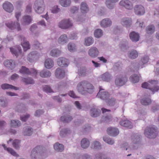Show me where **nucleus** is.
Masks as SVG:
<instances>
[{"label":"nucleus","instance_id":"obj_14","mask_svg":"<svg viewBox=\"0 0 159 159\" xmlns=\"http://www.w3.org/2000/svg\"><path fill=\"white\" fill-rule=\"evenodd\" d=\"M2 7L5 11L9 13L12 12L14 10L13 5L7 1L3 3Z\"/></svg>","mask_w":159,"mask_h":159},{"label":"nucleus","instance_id":"obj_45","mask_svg":"<svg viewBox=\"0 0 159 159\" xmlns=\"http://www.w3.org/2000/svg\"><path fill=\"white\" fill-rule=\"evenodd\" d=\"M103 140L105 142L110 145H112L115 143L114 140L112 138H110L109 137L103 136Z\"/></svg>","mask_w":159,"mask_h":159},{"label":"nucleus","instance_id":"obj_25","mask_svg":"<svg viewBox=\"0 0 159 159\" xmlns=\"http://www.w3.org/2000/svg\"><path fill=\"white\" fill-rule=\"evenodd\" d=\"M101 113L100 109L96 108H92L90 111L91 116L93 117H96L99 116Z\"/></svg>","mask_w":159,"mask_h":159},{"label":"nucleus","instance_id":"obj_50","mask_svg":"<svg viewBox=\"0 0 159 159\" xmlns=\"http://www.w3.org/2000/svg\"><path fill=\"white\" fill-rule=\"evenodd\" d=\"M101 78L103 80L108 82L111 80V75L109 73L106 72L102 75Z\"/></svg>","mask_w":159,"mask_h":159},{"label":"nucleus","instance_id":"obj_61","mask_svg":"<svg viewBox=\"0 0 159 159\" xmlns=\"http://www.w3.org/2000/svg\"><path fill=\"white\" fill-rule=\"evenodd\" d=\"M120 148L123 150H127L129 148L128 143H123L120 145Z\"/></svg>","mask_w":159,"mask_h":159},{"label":"nucleus","instance_id":"obj_51","mask_svg":"<svg viewBox=\"0 0 159 159\" xmlns=\"http://www.w3.org/2000/svg\"><path fill=\"white\" fill-rule=\"evenodd\" d=\"M129 79L131 82L135 83L138 82L139 81V77L137 75L134 74L131 75Z\"/></svg>","mask_w":159,"mask_h":159},{"label":"nucleus","instance_id":"obj_19","mask_svg":"<svg viewBox=\"0 0 159 159\" xmlns=\"http://www.w3.org/2000/svg\"><path fill=\"white\" fill-rule=\"evenodd\" d=\"M4 66L10 69H13L15 66V61L13 60H7L4 63Z\"/></svg>","mask_w":159,"mask_h":159},{"label":"nucleus","instance_id":"obj_52","mask_svg":"<svg viewBox=\"0 0 159 159\" xmlns=\"http://www.w3.org/2000/svg\"><path fill=\"white\" fill-rule=\"evenodd\" d=\"M2 145L4 149L7 150L9 153L14 156H16L17 154L16 152L12 149L10 148H7L5 144H2Z\"/></svg>","mask_w":159,"mask_h":159},{"label":"nucleus","instance_id":"obj_32","mask_svg":"<svg viewBox=\"0 0 159 159\" xmlns=\"http://www.w3.org/2000/svg\"><path fill=\"white\" fill-rule=\"evenodd\" d=\"M10 49L11 53L13 55H14L16 57L21 53V50L19 47H18L16 48H10Z\"/></svg>","mask_w":159,"mask_h":159},{"label":"nucleus","instance_id":"obj_18","mask_svg":"<svg viewBox=\"0 0 159 159\" xmlns=\"http://www.w3.org/2000/svg\"><path fill=\"white\" fill-rule=\"evenodd\" d=\"M33 129L29 126H27L23 128L22 134L24 136H30L33 134Z\"/></svg>","mask_w":159,"mask_h":159},{"label":"nucleus","instance_id":"obj_23","mask_svg":"<svg viewBox=\"0 0 159 159\" xmlns=\"http://www.w3.org/2000/svg\"><path fill=\"white\" fill-rule=\"evenodd\" d=\"M91 148L95 150H99L102 148V145L99 142L94 141L92 142L91 145Z\"/></svg>","mask_w":159,"mask_h":159},{"label":"nucleus","instance_id":"obj_33","mask_svg":"<svg viewBox=\"0 0 159 159\" xmlns=\"http://www.w3.org/2000/svg\"><path fill=\"white\" fill-rule=\"evenodd\" d=\"M89 145L90 142L87 138H83L81 141V146L83 148H87L89 147Z\"/></svg>","mask_w":159,"mask_h":159},{"label":"nucleus","instance_id":"obj_7","mask_svg":"<svg viewBox=\"0 0 159 159\" xmlns=\"http://www.w3.org/2000/svg\"><path fill=\"white\" fill-rule=\"evenodd\" d=\"M142 87L143 88L149 89L152 93L153 94L155 92H157L159 89V86L156 85L151 87L150 85L146 82H145L142 84Z\"/></svg>","mask_w":159,"mask_h":159},{"label":"nucleus","instance_id":"obj_13","mask_svg":"<svg viewBox=\"0 0 159 159\" xmlns=\"http://www.w3.org/2000/svg\"><path fill=\"white\" fill-rule=\"evenodd\" d=\"M57 62L58 65L61 67H67L68 65V60L63 57H60L58 58Z\"/></svg>","mask_w":159,"mask_h":159},{"label":"nucleus","instance_id":"obj_44","mask_svg":"<svg viewBox=\"0 0 159 159\" xmlns=\"http://www.w3.org/2000/svg\"><path fill=\"white\" fill-rule=\"evenodd\" d=\"M138 55V52L135 50H133L129 52V57L132 59H134L137 58Z\"/></svg>","mask_w":159,"mask_h":159},{"label":"nucleus","instance_id":"obj_37","mask_svg":"<svg viewBox=\"0 0 159 159\" xmlns=\"http://www.w3.org/2000/svg\"><path fill=\"white\" fill-rule=\"evenodd\" d=\"M54 149L57 152H61L64 150V146L62 144L56 143L54 145Z\"/></svg>","mask_w":159,"mask_h":159},{"label":"nucleus","instance_id":"obj_53","mask_svg":"<svg viewBox=\"0 0 159 159\" xmlns=\"http://www.w3.org/2000/svg\"><path fill=\"white\" fill-rule=\"evenodd\" d=\"M60 4L64 7H68L70 5L71 3L70 0H60Z\"/></svg>","mask_w":159,"mask_h":159},{"label":"nucleus","instance_id":"obj_40","mask_svg":"<svg viewBox=\"0 0 159 159\" xmlns=\"http://www.w3.org/2000/svg\"><path fill=\"white\" fill-rule=\"evenodd\" d=\"M31 17L30 16H25L22 20V24L25 25H28L31 23Z\"/></svg>","mask_w":159,"mask_h":159},{"label":"nucleus","instance_id":"obj_62","mask_svg":"<svg viewBox=\"0 0 159 159\" xmlns=\"http://www.w3.org/2000/svg\"><path fill=\"white\" fill-rule=\"evenodd\" d=\"M121 68V64L118 63H116L113 66L114 70L115 71L120 70Z\"/></svg>","mask_w":159,"mask_h":159},{"label":"nucleus","instance_id":"obj_26","mask_svg":"<svg viewBox=\"0 0 159 159\" xmlns=\"http://www.w3.org/2000/svg\"><path fill=\"white\" fill-rule=\"evenodd\" d=\"M97 96L102 100L107 99L109 96L108 93L106 91H99Z\"/></svg>","mask_w":159,"mask_h":159},{"label":"nucleus","instance_id":"obj_3","mask_svg":"<svg viewBox=\"0 0 159 159\" xmlns=\"http://www.w3.org/2000/svg\"><path fill=\"white\" fill-rule=\"evenodd\" d=\"M131 140L134 144L133 148L137 149L139 147L142 141V137L141 135L138 134H134L131 136Z\"/></svg>","mask_w":159,"mask_h":159},{"label":"nucleus","instance_id":"obj_47","mask_svg":"<svg viewBox=\"0 0 159 159\" xmlns=\"http://www.w3.org/2000/svg\"><path fill=\"white\" fill-rule=\"evenodd\" d=\"M8 101L5 98L2 97L0 98V106L3 107H7Z\"/></svg>","mask_w":159,"mask_h":159},{"label":"nucleus","instance_id":"obj_29","mask_svg":"<svg viewBox=\"0 0 159 159\" xmlns=\"http://www.w3.org/2000/svg\"><path fill=\"white\" fill-rule=\"evenodd\" d=\"M140 102L142 105L148 106L151 103L152 100L149 97L145 96L141 99Z\"/></svg>","mask_w":159,"mask_h":159},{"label":"nucleus","instance_id":"obj_11","mask_svg":"<svg viewBox=\"0 0 159 159\" xmlns=\"http://www.w3.org/2000/svg\"><path fill=\"white\" fill-rule=\"evenodd\" d=\"M132 23V19L129 17H124L121 19L120 21L121 24L126 28L130 27Z\"/></svg>","mask_w":159,"mask_h":159},{"label":"nucleus","instance_id":"obj_2","mask_svg":"<svg viewBox=\"0 0 159 159\" xmlns=\"http://www.w3.org/2000/svg\"><path fill=\"white\" fill-rule=\"evenodd\" d=\"M144 134L145 136L148 138L153 139L157 136L158 131L157 128L154 126L148 127L145 130Z\"/></svg>","mask_w":159,"mask_h":159},{"label":"nucleus","instance_id":"obj_42","mask_svg":"<svg viewBox=\"0 0 159 159\" xmlns=\"http://www.w3.org/2000/svg\"><path fill=\"white\" fill-rule=\"evenodd\" d=\"M94 42V39L91 37L85 38L84 45L86 46H89L92 45Z\"/></svg>","mask_w":159,"mask_h":159},{"label":"nucleus","instance_id":"obj_56","mask_svg":"<svg viewBox=\"0 0 159 159\" xmlns=\"http://www.w3.org/2000/svg\"><path fill=\"white\" fill-rule=\"evenodd\" d=\"M20 140L16 139L13 141L12 145L15 149H18L20 147Z\"/></svg>","mask_w":159,"mask_h":159},{"label":"nucleus","instance_id":"obj_5","mask_svg":"<svg viewBox=\"0 0 159 159\" xmlns=\"http://www.w3.org/2000/svg\"><path fill=\"white\" fill-rule=\"evenodd\" d=\"M72 21L69 19H63L58 23V26L63 29H67L72 26Z\"/></svg>","mask_w":159,"mask_h":159},{"label":"nucleus","instance_id":"obj_31","mask_svg":"<svg viewBox=\"0 0 159 159\" xmlns=\"http://www.w3.org/2000/svg\"><path fill=\"white\" fill-rule=\"evenodd\" d=\"M155 28L153 25H151L147 26L146 28V33L149 35L152 34L155 31Z\"/></svg>","mask_w":159,"mask_h":159},{"label":"nucleus","instance_id":"obj_20","mask_svg":"<svg viewBox=\"0 0 159 159\" xmlns=\"http://www.w3.org/2000/svg\"><path fill=\"white\" fill-rule=\"evenodd\" d=\"M120 124L122 126L129 129H131L133 127V125L132 123L127 120H121L120 122Z\"/></svg>","mask_w":159,"mask_h":159},{"label":"nucleus","instance_id":"obj_54","mask_svg":"<svg viewBox=\"0 0 159 159\" xmlns=\"http://www.w3.org/2000/svg\"><path fill=\"white\" fill-rule=\"evenodd\" d=\"M22 81L26 84H34V81L31 78L28 77L27 78H23Z\"/></svg>","mask_w":159,"mask_h":159},{"label":"nucleus","instance_id":"obj_58","mask_svg":"<svg viewBox=\"0 0 159 159\" xmlns=\"http://www.w3.org/2000/svg\"><path fill=\"white\" fill-rule=\"evenodd\" d=\"M76 46L75 43H70L68 44V49L71 52H74L75 50Z\"/></svg>","mask_w":159,"mask_h":159},{"label":"nucleus","instance_id":"obj_34","mask_svg":"<svg viewBox=\"0 0 159 159\" xmlns=\"http://www.w3.org/2000/svg\"><path fill=\"white\" fill-rule=\"evenodd\" d=\"M41 148L40 147H36L34 148L31 151V157L32 159H35L36 158L38 152H39V150H40Z\"/></svg>","mask_w":159,"mask_h":159},{"label":"nucleus","instance_id":"obj_27","mask_svg":"<svg viewBox=\"0 0 159 159\" xmlns=\"http://www.w3.org/2000/svg\"><path fill=\"white\" fill-rule=\"evenodd\" d=\"M39 75L42 78H48L51 75V73L48 70L44 69L39 72Z\"/></svg>","mask_w":159,"mask_h":159},{"label":"nucleus","instance_id":"obj_6","mask_svg":"<svg viewBox=\"0 0 159 159\" xmlns=\"http://www.w3.org/2000/svg\"><path fill=\"white\" fill-rule=\"evenodd\" d=\"M119 4L128 10H132L133 8L132 3L129 0H122L120 2Z\"/></svg>","mask_w":159,"mask_h":159},{"label":"nucleus","instance_id":"obj_17","mask_svg":"<svg viewBox=\"0 0 159 159\" xmlns=\"http://www.w3.org/2000/svg\"><path fill=\"white\" fill-rule=\"evenodd\" d=\"M39 54L36 51L30 52L28 55V60L31 62L33 60L38 59L39 57Z\"/></svg>","mask_w":159,"mask_h":159},{"label":"nucleus","instance_id":"obj_16","mask_svg":"<svg viewBox=\"0 0 159 159\" xmlns=\"http://www.w3.org/2000/svg\"><path fill=\"white\" fill-rule=\"evenodd\" d=\"M19 37L23 41L21 42V45L23 48L24 51H26L30 48V45L29 42L27 41L25 38L23 36H20Z\"/></svg>","mask_w":159,"mask_h":159},{"label":"nucleus","instance_id":"obj_1","mask_svg":"<svg viewBox=\"0 0 159 159\" xmlns=\"http://www.w3.org/2000/svg\"><path fill=\"white\" fill-rule=\"evenodd\" d=\"M77 89L81 94L85 95L87 93H93L94 91V87L89 82L86 80H83L79 82L77 85Z\"/></svg>","mask_w":159,"mask_h":159},{"label":"nucleus","instance_id":"obj_49","mask_svg":"<svg viewBox=\"0 0 159 159\" xmlns=\"http://www.w3.org/2000/svg\"><path fill=\"white\" fill-rule=\"evenodd\" d=\"M70 129L67 128H64L61 129L60 132V134L62 137H65L68 134H70Z\"/></svg>","mask_w":159,"mask_h":159},{"label":"nucleus","instance_id":"obj_4","mask_svg":"<svg viewBox=\"0 0 159 159\" xmlns=\"http://www.w3.org/2000/svg\"><path fill=\"white\" fill-rule=\"evenodd\" d=\"M45 5L43 0H36L34 2V8L37 13L42 14L44 11Z\"/></svg>","mask_w":159,"mask_h":159},{"label":"nucleus","instance_id":"obj_22","mask_svg":"<svg viewBox=\"0 0 159 159\" xmlns=\"http://www.w3.org/2000/svg\"><path fill=\"white\" fill-rule=\"evenodd\" d=\"M129 36L130 39L133 42H137L139 40V34L134 31H132L130 33Z\"/></svg>","mask_w":159,"mask_h":159},{"label":"nucleus","instance_id":"obj_41","mask_svg":"<svg viewBox=\"0 0 159 159\" xmlns=\"http://www.w3.org/2000/svg\"><path fill=\"white\" fill-rule=\"evenodd\" d=\"M87 72L86 68L82 67L78 70L77 73L80 76H85L87 75Z\"/></svg>","mask_w":159,"mask_h":159},{"label":"nucleus","instance_id":"obj_43","mask_svg":"<svg viewBox=\"0 0 159 159\" xmlns=\"http://www.w3.org/2000/svg\"><path fill=\"white\" fill-rule=\"evenodd\" d=\"M80 9L82 13H85L89 11V8L86 3L85 2H82L81 4Z\"/></svg>","mask_w":159,"mask_h":159},{"label":"nucleus","instance_id":"obj_21","mask_svg":"<svg viewBox=\"0 0 159 159\" xmlns=\"http://www.w3.org/2000/svg\"><path fill=\"white\" fill-rule=\"evenodd\" d=\"M55 74L56 77L58 78H62L65 75L64 70L63 69L59 68L56 69Z\"/></svg>","mask_w":159,"mask_h":159},{"label":"nucleus","instance_id":"obj_15","mask_svg":"<svg viewBox=\"0 0 159 159\" xmlns=\"http://www.w3.org/2000/svg\"><path fill=\"white\" fill-rule=\"evenodd\" d=\"M108 134L110 136L115 137L119 133L118 129L114 127H109L107 129Z\"/></svg>","mask_w":159,"mask_h":159},{"label":"nucleus","instance_id":"obj_10","mask_svg":"<svg viewBox=\"0 0 159 159\" xmlns=\"http://www.w3.org/2000/svg\"><path fill=\"white\" fill-rule=\"evenodd\" d=\"M127 81V78L125 76L119 77L116 79L115 84L117 86H121L125 84Z\"/></svg>","mask_w":159,"mask_h":159},{"label":"nucleus","instance_id":"obj_30","mask_svg":"<svg viewBox=\"0 0 159 159\" xmlns=\"http://www.w3.org/2000/svg\"><path fill=\"white\" fill-rule=\"evenodd\" d=\"M2 89H13L15 90H18L19 88L18 87L14 86L12 85L7 84H3L1 86Z\"/></svg>","mask_w":159,"mask_h":159},{"label":"nucleus","instance_id":"obj_60","mask_svg":"<svg viewBox=\"0 0 159 159\" xmlns=\"http://www.w3.org/2000/svg\"><path fill=\"white\" fill-rule=\"evenodd\" d=\"M109 0H107L106 4L107 7L109 9H112L114 7L115 4Z\"/></svg>","mask_w":159,"mask_h":159},{"label":"nucleus","instance_id":"obj_63","mask_svg":"<svg viewBox=\"0 0 159 159\" xmlns=\"http://www.w3.org/2000/svg\"><path fill=\"white\" fill-rule=\"evenodd\" d=\"M149 60V57L147 56H144L141 59V62L140 63L143 66V65L147 63Z\"/></svg>","mask_w":159,"mask_h":159},{"label":"nucleus","instance_id":"obj_35","mask_svg":"<svg viewBox=\"0 0 159 159\" xmlns=\"http://www.w3.org/2000/svg\"><path fill=\"white\" fill-rule=\"evenodd\" d=\"M72 119V116L69 115H67L61 116L60 120L64 123H68L70 122Z\"/></svg>","mask_w":159,"mask_h":159},{"label":"nucleus","instance_id":"obj_46","mask_svg":"<svg viewBox=\"0 0 159 159\" xmlns=\"http://www.w3.org/2000/svg\"><path fill=\"white\" fill-rule=\"evenodd\" d=\"M16 110L19 112H23L25 111L26 107L24 104L21 103L16 107Z\"/></svg>","mask_w":159,"mask_h":159},{"label":"nucleus","instance_id":"obj_59","mask_svg":"<svg viewBox=\"0 0 159 159\" xmlns=\"http://www.w3.org/2000/svg\"><path fill=\"white\" fill-rule=\"evenodd\" d=\"M135 24L136 26H138L141 28H144L145 26L144 22L141 19H138Z\"/></svg>","mask_w":159,"mask_h":159},{"label":"nucleus","instance_id":"obj_28","mask_svg":"<svg viewBox=\"0 0 159 159\" xmlns=\"http://www.w3.org/2000/svg\"><path fill=\"white\" fill-rule=\"evenodd\" d=\"M68 38L66 34H63L61 35L58 38V43L61 44H64L67 43Z\"/></svg>","mask_w":159,"mask_h":159},{"label":"nucleus","instance_id":"obj_48","mask_svg":"<svg viewBox=\"0 0 159 159\" xmlns=\"http://www.w3.org/2000/svg\"><path fill=\"white\" fill-rule=\"evenodd\" d=\"M61 53V51L57 49H54L52 50L50 52V55L55 57L59 56Z\"/></svg>","mask_w":159,"mask_h":159},{"label":"nucleus","instance_id":"obj_24","mask_svg":"<svg viewBox=\"0 0 159 159\" xmlns=\"http://www.w3.org/2000/svg\"><path fill=\"white\" fill-rule=\"evenodd\" d=\"M111 21L109 18H107L103 19L100 22V25L102 27H107L110 26L111 25Z\"/></svg>","mask_w":159,"mask_h":159},{"label":"nucleus","instance_id":"obj_55","mask_svg":"<svg viewBox=\"0 0 159 159\" xmlns=\"http://www.w3.org/2000/svg\"><path fill=\"white\" fill-rule=\"evenodd\" d=\"M103 34L102 30L100 29H97L95 30L94 32V35L96 38H99L101 37Z\"/></svg>","mask_w":159,"mask_h":159},{"label":"nucleus","instance_id":"obj_9","mask_svg":"<svg viewBox=\"0 0 159 159\" xmlns=\"http://www.w3.org/2000/svg\"><path fill=\"white\" fill-rule=\"evenodd\" d=\"M134 10L135 14L138 15H142L145 13L144 8L141 5H135Z\"/></svg>","mask_w":159,"mask_h":159},{"label":"nucleus","instance_id":"obj_8","mask_svg":"<svg viewBox=\"0 0 159 159\" xmlns=\"http://www.w3.org/2000/svg\"><path fill=\"white\" fill-rule=\"evenodd\" d=\"M99 53L98 49L95 47H91L88 51L89 55L92 58H95L98 57Z\"/></svg>","mask_w":159,"mask_h":159},{"label":"nucleus","instance_id":"obj_57","mask_svg":"<svg viewBox=\"0 0 159 159\" xmlns=\"http://www.w3.org/2000/svg\"><path fill=\"white\" fill-rule=\"evenodd\" d=\"M19 72L23 74L30 75L29 69L25 66H22L21 69L20 70Z\"/></svg>","mask_w":159,"mask_h":159},{"label":"nucleus","instance_id":"obj_38","mask_svg":"<svg viewBox=\"0 0 159 159\" xmlns=\"http://www.w3.org/2000/svg\"><path fill=\"white\" fill-rule=\"evenodd\" d=\"M131 67L133 71H135L138 70L140 67L143 68V66L140 63L135 62L132 63Z\"/></svg>","mask_w":159,"mask_h":159},{"label":"nucleus","instance_id":"obj_39","mask_svg":"<svg viewBox=\"0 0 159 159\" xmlns=\"http://www.w3.org/2000/svg\"><path fill=\"white\" fill-rule=\"evenodd\" d=\"M53 61L51 59L48 58L45 60L44 65L47 68L50 69L53 67Z\"/></svg>","mask_w":159,"mask_h":159},{"label":"nucleus","instance_id":"obj_36","mask_svg":"<svg viewBox=\"0 0 159 159\" xmlns=\"http://www.w3.org/2000/svg\"><path fill=\"white\" fill-rule=\"evenodd\" d=\"M21 124L20 121L17 120H12L10 122V125L11 127L15 128L20 126Z\"/></svg>","mask_w":159,"mask_h":159},{"label":"nucleus","instance_id":"obj_12","mask_svg":"<svg viewBox=\"0 0 159 159\" xmlns=\"http://www.w3.org/2000/svg\"><path fill=\"white\" fill-rule=\"evenodd\" d=\"M6 25L10 29L13 30L17 29L18 30H20V25L17 22H16L10 21L5 23Z\"/></svg>","mask_w":159,"mask_h":159},{"label":"nucleus","instance_id":"obj_64","mask_svg":"<svg viewBox=\"0 0 159 159\" xmlns=\"http://www.w3.org/2000/svg\"><path fill=\"white\" fill-rule=\"evenodd\" d=\"M106 157L102 153H98L95 155L94 159H106Z\"/></svg>","mask_w":159,"mask_h":159}]
</instances>
